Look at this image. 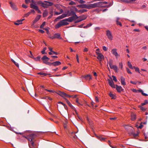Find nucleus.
Returning a JSON list of instances; mask_svg holds the SVG:
<instances>
[{
  "mask_svg": "<svg viewBox=\"0 0 148 148\" xmlns=\"http://www.w3.org/2000/svg\"><path fill=\"white\" fill-rule=\"evenodd\" d=\"M139 107L140 108V110H142V111H145L146 110V109L144 108L142 106H139Z\"/></svg>",
  "mask_w": 148,
  "mask_h": 148,
  "instance_id": "nucleus-33",
  "label": "nucleus"
},
{
  "mask_svg": "<svg viewBox=\"0 0 148 148\" xmlns=\"http://www.w3.org/2000/svg\"><path fill=\"white\" fill-rule=\"evenodd\" d=\"M130 82L131 84H133L136 85V83L135 82L131 81Z\"/></svg>",
  "mask_w": 148,
  "mask_h": 148,
  "instance_id": "nucleus-53",
  "label": "nucleus"
},
{
  "mask_svg": "<svg viewBox=\"0 0 148 148\" xmlns=\"http://www.w3.org/2000/svg\"><path fill=\"white\" fill-rule=\"evenodd\" d=\"M127 71L128 73L130 74L132 73L131 72L130 70L128 68H127Z\"/></svg>",
  "mask_w": 148,
  "mask_h": 148,
  "instance_id": "nucleus-47",
  "label": "nucleus"
},
{
  "mask_svg": "<svg viewBox=\"0 0 148 148\" xmlns=\"http://www.w3.org/2000/svg\"><path fill=\"white\" fill-rule=\"evenodd\" d=\"M45 90H47V91L50 92H54V91L53 90H47V89H46Z\"/></svg>",
  "mask_w": 148,
  "mask_h": 148,
  "instance_id": "nucleus-54",
  "label": "nucleus"
},
{
  "mask_svg": "<svg viewBox=\"0 0 148 148\" xmlns=\"http://www.w3.org/2000/svg\"><path fill=\"white\" fill-rule=\"evenodd\" d=\"M31 12H28V13L26 14L25 15V17H27L30 14Z\"/></svg>",
  "mask_w": 148,
  "mask_h": 148,
  "instance_id": "nucleus-48",
  "label": "nucleus"
},
{
  "mask_svg": "<svg viewBox=\"0 0 148 148\" xmlns=\"http://www.w3.org/2000/svg\"><path fill=\"white\" fill-rule=\"evenodd\" d=\"M26 3H27L29 2H31V0H25Z\"/></svg>",
  "mask_w": 148,
  "mask_h": 148,
  "instance_id": "nucleus-60",
  "label": "nucleus"
},
{
  "mask_svg": "<svg viewBox=\"0 0 148 148\" xmlns=\"http://www.w3.org/2000/svg\"><path fill=\"white\" fill-rule=\"evenodd\" d=\"M96 53L97 56V59L99 60L100 63L101 64V61L104 58V56L101 53L98 52H96Z\"/></svg>",
  "mask_w": 148,
  "mask_h": 148,
  "instance_id": "nucleus-4",
  "label": "nucleus"
},
{
  "mask_svg": "<svg viewBox=\"0 0 148 148\" xmlns=\"http://www.w3.org/2000/svg\"><path fill=\"white\" fill-rule=\"evenodd\" d=\"M119 67L121 68V69L123 68V64L121 62H120L119 63Z\"/></svg>",
  "mask_w": 148,
  "mask_h": 148,
  "instance_id": "nucleus-46",
  "label": "nucleus"
},
{
  "mask_svg": "<svg viewBox=\"0 0 148 148\" xmlns=\"http://www.w3.org/2000/svg\"><path fill=\"white\" fill-rule=\"evenodd\" d=\"M133 31L134 32H139L140 30L138 29H134Z\"/></svg>",
  "mask_w": 148,
  "mask_h": 148,
  "instance_id": "nucleus-59",
  "label": "nucleus"
},
{
  "mask_svg": "<svg viewBox=\"0 0 148 148\" xmlns=\"http://www.w3.org/2000/svg\"><path fill=\"white\" fill-rule=\"evenodd\" d=\"M38 74L40 75H42L44 76H45L47 75V74L46 73H44L43 72H39L38 73Z\"/></svg>",
  "mask_w": 148,
  "mask_h": 148,
  "instance_id": "nucleus-34",
  "label": "nucleus"
},
{
  "mask_svg": "<svg viewBox=\"0 0 148 148\" xmlns=\"http://www.w3.org/2000/svg\"><path fill=\"white\" fill-rule=\"evenodd\" d=\"M111 52L115 56L116 58H117L118 56H120V55L117 53V49H112Z\"/></svg>",
  "mask_w": 148,
  "mask_h": 148,
  "instance_id": "nucleus-7",
  "label": "nucleus"
},
{
  "mask_svg": "<svg viewBox=\"0 0 148 148\" xmlns=\"http://www.w3.org/2000/svg\"><path fill=\"white\" fill-rule=\"evenodd\" d=\"M127 64L128 66L130 68L133 69V68L132 66V65L130 61L128 62Z\"/></svg>",
  "mask_w": 148,
  "mask_h": 148,
  "instance_id": "nucleus-31",
  "label": "nucleus"
},
{
  "mask_svg": "<svg viewBox=\"0 0 148 148\" xmlns=\"http://www.w3.org/2000/svg\"><path fill=\"white\" fill-rule=\"evenodd\" d=\"M86 8L90 9L92 8L98 7L97 3L93 4H86Z\"/></svg>",
  "mask_w": 148,
  "mask_h": 148,
  "instance_id": "nucleus-5",
  "label": "nucleus"
},
{
  "mask_svg": "<svg viewBox=\"0 0 148 148\" xmlns=\"http://www.w3.org/2000/svg\"><path fill=\"white\" fill-rule=\"evenodd\" d=\"M78 1L80 3H85V1L83 0H74Z\"/></svg>",
  "mask_w": 148,
  "mask_h": 148,
  "instance_id": "nucleus-36",
  "label": "nucleus"
},
{
  "mask_svg": "<svg viewBox=\"0 0 148 148\" xmlns=\"http://www.w3.org/2000/svg\"><path fill=\"white\" fill-rule=\"evenodd\" d=\"M71 15H73V17H74L76 18H77L78 17L77 16L75 13L72 10L71 12L68 11L66 14H63L62 15L59 16L58 18L59 19H61L66 16H69Z\"/></svg>",
  "mask_w": 148,
  "mask_h": 148,
  "instance_id": "nucleus-1",
  "label": "nucleus"
},
{
  "mask_svg": "<svg viewBox=\"0 0 148 148\" xmlns=\"http://www.w3.org/2000/svg\"><path fill=\"white\" fill-rule=\"evenodd\" d=\"M42 59L43 61H48L49 60V58L46 56H44L42 58Z\"/></svg>",
  "mask_w": 148,
  "mask_h": 148,
  "instance_id": "nucleus-26",
  "label": "nucleus"
},
{
  "mask_svg": "<svg viewBox=\"0 0 148 148\" xmlns=\"http://www.w3.org/2000/svg\"><path fill=\"white\" fill-rule=\"evenodd\" d=\"M22 7L23 8H27L28 6L27 5H25V4H23L22 5Z\"/></svg>",
  "mask_w": 148,
  "mask_h": 148,
  "instance_id": "nucleus-49",
  "label": "nucleus"
},
{
  "mask_svg": "<svg viewBox=\"0 0 148 148\" xmlns=\"http://www.w3.org/2000/svg\"><path fill=\"white\" fill-rule=\"evenodd\" d=\"M38 31L39 32H40L41 33H42V34L44 32V31H43V30H42V29H39Z\"/></svg>",
  "mask_w": 148,
  "mask_h": 148,
  "instance_id": "nucleus-55",
  "label": "nucleus"
},
{
  "mask_svg": "<svg viewBox=\"0 0 148 148\" xmlns=\"http://www.w3.org/2000/svg\"><path fill=\"white\" fill-rule=\"evenodd\" d=\"M46 24V23L45 22H43L42 24L40 26V28H42L43 27L45 26V25Z\"/></svg>",
  "mask_w": 148,
  "mask_h": 148,
  "instance_id": "nucleus-38",
  "label": "nucleus"
},
{
  "mask_svg": "<svg viewBox=\"0 0 148 148\" xmlns=\"http://www.w3.org/2000/svg\"><path fill=\"white\" fill-rule=\"evenodd\" d=\"M97 138L101 141H105V138L103 137H102L101 136H99L97 135H95Z\"/></svg>",
  "mask_w": 148,
  "mask_h": 148,
  "instance_id": "nucleus-22",
  "label": "nucleus"
},
{
  "mask_svg": "<svg viewBox=\"0 0 148 148\" xmlns=\"http://www.w3.org/2000/svg\"><path fill=\"white\" fill-rule=\"evenodd\" d=\"M148 103V101L147 100H145L144 103H142L141 105L142 106H144L146 104Z\"/></svg>",
  "mask_w": 148,
  "mask_h": 148,
  "instance_id": "nucleus-30",
  "label": "nucleus"
},
{
  "mask_svg": "<svg viewBox=\"0 0 148 148\" xmlns=\"http://www.w3.org/2000/svg\"><path fill=\"white\" fill-rule=\"evenodd\" d=\"M55 35V37L56 38H61L60 35V34H56Z\"/></svg>",
  "mask_w": 148,
  "mask_h": 148,
  "instance_id": "nucleus-39",
  "label": "nucleus"
},
{
  "mask_svg": "<svg viewBox=\"0 0 148 148\" xmlns=\"http://www.w3.org/2000/svg\"><path fill=\"white\" fill-rule=\"evenodd\" d=\"M62 26V24L60 21L55 26V28L56 29H58L61 26Z\"/></svg>",
  "mask_w": 148,
  "mask_h": 148,
  "instance_id": "nucleus-24",
  "label": "nucleus"
},
{
  "mask_svg": "<svg viewBox=\"0 0 148 148\" xmlns=\"http://www.w3.org/2000/svg\"><path fill=\"white\" fill-rule=\"evenodd\" d=\"M11 60L14 64L17 67H18L19 64L17 62H16L14 60L12 59H11Z\"/></svg>",
  "mask_w": 148,
  "mask_h": 148,
  "instance_id": "nucleus-32",
  "label": "nucleus"
},
{
  "mask_svg": "<svg viewBox=\"0 0 148 148\" xmlns=\"http://www.w3.org/2000/svg\"><path fill=\"white\" fill-rule=\"evenodd\" d=\"M112 77H113V79L114 81L116 82L117 81V79L116 77L114 75H112Z\"/></svg>",
  "mask_w": 148,
  "mask_h": 148,
  "instance_id": "nucleus-41",
  "label": "nucleus"
},
{
  "mask_svg": "<svg viewBox=\"0 0 148 148\" xmlns=\"http://www.w3.org/2000/svg\"><path fill=\"white\" fill-rule=\"evenodd\" d=\"M109 95L110 97L112 98V99L114 98V97L115 96V95L111 92H110L109 94Z\"/></svg>",
  "mask_w": 148,
  "mask_h": 148,
  "instance_id": "nucleus-37",
  "label": "nucleus"
},
{
  "mask_svg": "<svg viewBox=\"0 0 148 148\" xmlns=\"http://www.w3.org/2000/svg\"><path fill=\"white\" fill-rule=\"evenodd\" d=\"M108 63L109 64V65H110L111 64H112L113 63V61L112 60H110V61L108 62Z\"/></svg>",
  "mask_w": 148,
  "mask_h": 148,
  "instance_id": "nucleus-44",
  "label": "nucleus"
},
{
  "mask_svg": "<svg viewBox=\"0 0 148 148\" xmlns=\"http://www.w3.org/2000/svg\"><path fill=\"white\" fill-rule=\"evenodd\" d=\"M9 3L10 4L11 7L12 8L13 10H17L18 8L15 5L13 4L11 2H10Z\"/></svg>",
  "mask_w": 148,
  "mask_h": 148,
  "instance_id": "nucleus-17",
  "label": "nucleus"
},
{
  "mask_svg": "<svg viewBox=\"0 0 148 148\" xmlns=\"http://www.w3.org/2000/svg\"><path fill=\"white\" fill-rule=\"evenodd\" d=\"M70 97H71L72 98H76L77 96V95H74V96H70Z\"/></svg>",
  "mask_w": 148,
  "mask_h": 148,
  "instance_id": "nucleus-56",
  "label": "nucleus"
},
{
  "mask_svg": "<svg viewBox=\"0 0 148 148\" xmlns=\"http://www.w3.org/2000/svg\"><path fill=\"white\" fill-rule=\"evenodd\" d=\"M30 7L36 10H38V7L36 5L33 3H31L30 4Z\"/></svg>",
  "mask_w": 148,
  "mask_h": 148,
  "instance_id": "nucleus-18",
  "label": "nucleus"
},
{
  "mask_svg": "<svg viewBox=\"0 0 148 148\" xmlns=\"http://www.w3.org/2000/svg\"><path fill=\"white\" fill-rule=\"evenodd\" d=\"M59 93L60 95L61 96L63 97H70L69 95H68L67 94L63 92H60Z\"/></svg>",
  "mask_w": 148,
  "mask_h": 148,
  "instance_id": "nucleus-10",
  "label": "nucleus"
},
{
  "mask_svg": "<svg viewBox=\"0 0 148 148\" xmlns=\"http://www.w3.org/2000/svg\"><path fill=\"white\" fill-rule=\"evenodd\" d=\"M77 18H76L74 17L71 16V17H69V18H66V20L67 21H68L69 22H72L73 21L77 19Z\"/></svg>",
  "mask_w": 148,
  "mask_h": 148,
  "instance_id": "nucleus-15",
  "label": "nucleus"
},
{
  "mask_svg": "<svg viewBox=\"0 0 148 148\" xmlns=\"http://www.w3.org/2000/svg\"><path fill=\"white\" fill-rule=\"evenodd\" d=\"M108 3V2L106 1L104 2H97L98 7H99L102 6L103 5L106 4Z\"/></svg>",
  "mask_w": 148,
  "mask_h": 148,
  "instance_id": "nucleus-13",
  "label": "nucleus"
},
{
  "mask_svg": "<svg viewBox=\"0 0 148 148\" xmlns=\"http://www.w3.org/2000/svg\"><path fill=\"white\" fill-rule=\"evenodd\" d=\"M123 1L124 2H126V3H130V2H129V1H128V0H123L122 1Z\"/></svg>",
  "mask_w": 148,
  "mask_h": 148,
  "instance_id": "nucleus-63",
  "label": "nucleus"
},
{
  "mask_svg": "<svg viewBox=\"0 0 148 148\" xmlns=\"http://www.w3.org/2000/svg\"><path fill=\"white\" fill-rule=\"evenodd\" d=\"M95 101H96L97 102H99V100H98V98L96 97H95Z\"/></svg>",
  "mask_w": 148,
  "mask_h": 148,
  "instance_id": "nucleus-64",
  "label": "nucleus"
},
{
  "mask_svg": "<svg viewBox=\"0 0 148 148\" xmlns=\"http://www.w3.org/2000/svg\"><path fill=\"white\" fill-rule=\"evenodd\" d=\"M86 4H82L78 5L77 6V7H79L81 8H86Z\"/></svg>",
  "mask_w": 148,
  "mask_h": 148,
  "instance_id": "nucleus-25",
  "label": "nucleus"
},
{
  "mask_svg": "<svg viewBox=\"0 0 148 148\" xmlns=\"http://www.w3.org/2000/svg\"><path fill=\"white\" fill-rule=\"evenodd\" d=\"M116 88L117 90V92H121V91L122 90V88L120 86H119L118 85H116Z\"/></svg>",
  "mask_w": 148,
  "mask_h": 148,
  "instance_id": "nucleus-19",
  "label": "nucleus"
},
{
  "mask_svg": "<svg viewBox=\"0 0 148 148\" xmlns=\"http://www.w3.org/2000/svg\"><path fill=\"white\" fill-rule=\"evenodd\" d=\"M76 9L77 10V12L80 13H82L84 12H86L87 11V10L86 9H82L79 10H77V9L76 8Z\"/></svg>",
  "mask_w": 148,
  "mask_h": 148,
  "instance_id": "nucleus-28",
  "label": "nucleus"
},
{
  "mask_svg": "<svg viewBox=\"0 0 148 148\" xmlns=\"http://www.w3.org/2000/svg\"><path fill=\"white\" fill-rule=\"evenodd\" d=\"M92 25V23H89V24H88L87 25V26L88 28V27L91 26Z\"/></svg>",
  "mask_w": 148,
  "mask_h": 148,
  "instance_id": "nucleus-58",
  "label": "nucleus"
},
{
  "mask_svg": "<svg viewBox=\"0 0 148 148\" xmlns=\"http://www.w3.org/2000/svg\"><path fill=\"white\" fill-rule=\"evenodd\" d=\"M119 19H120L119 18V17L116 18V23L117 25H119L120 26H121L122 25L121 23L119 21Z\"/></svg>",
  "mask_w": 148,
  "mask_h": 148,
  "instance_id": "nucleus-23",
  "label": "nucleus"
},
{
  "mask_svg": "<svg viewBox=\"0 0 148 148\" xmlns=\"http://www.w3.org/2000/svg\"><path fill=\"white\" fill-rule=\"evenodd\" d=\"M47 12H44L43 13V16H45L47 15Z\"/></svg>",
  "mask_w": 148,
  "mask_h": 148,
  "instance_id": "nucleus-50",
  "label": "nucleus"
},
{
  "mask_svg": "<svg viewBox=\"0 0 148 148\" xmlns=\"http://www.w3.org/2000/svg\"><path fill=\"white\" fill-rule=\"evenodd\" d=\"M106 35L108 38L110 40L113 39V36L110 31L109 30L106 31Z\"/></svg>",
  "mask_w": 148,
  "mask_h": 148,
  "instance_id": "nucleus-6",
  "label": "nucleus"
},
{
  "mask_svg": "<svg viewBox=\"0 0 148 148\" xmlns=\"http://www.w3.org/2000/svg\"><path fill=\"white\" fill-rule=\"evenodd\" d=\"M38 3L44 8H47L48 6H51L53 4L52 2L47 1H45L44 2L40 1H38Z\"/></svg>",
  "mask_w": 148,
  "mask_h": 148,
  "instance_id": "nucleus-2",
  "label": "nucleus"
},
{
  "mask_svg": "<svg viewBox=\"0 0 148 148\" xmlns=\"http://www.w3.org/2000/svg\"><path fill=\"white\" fill-rule=\"evenodd\" d=\"M135 71L136 72H138L140 73L139 71V69L137 67L136 68V69H135Z\"/></svg>",
  "mask_w": 148,
  "mask_h": 148,
  "instance_id": "nucleus-51",
  "label": "nucleus"
},
{
  "mask_svg": "<svg viewBox=\"0 0 148 148\" xmlns=\"http://www.w3.org/2000/svg\"><path fill=\"white\" fill-rule=\"evenodd\" d=\"M60 21L62 26L66 25L69 24V23L67 22L66 19L61 20Z\"/></svg>",
  "mask_w": 148,
  "mask_h": 148,
  "instance_id": "nucleus-9",
  "label": "nucleus"
},
{
  "mask_svg": "<svg viewBox=\"0 0 148 148\" xmlns=\"http://www.w3.org/2000/svg\"><path fill=\"white\" fill-rule=\"evenodd\" d=\"M146 7V5H142V6L141 7V9H143Z\"/></svg>",
  "mask_w": 148,
  "mask_h": 148,
  "instance_id": "nucleus-61",
  "label": "nucleus"
},
{
  "mask_svg": "<svg viewBox=\"0 0 148 148\" xmlns=\"http://www.w3.org/2000/svg\"><path fill=\"white\" fill-rule=\"evenodd\" d=\"M34 134H32L28 136L27 137H25L30 142L31 145L32 146H33L34 145V143L32 140L34 138Z\"/></svg>",
  "mask_w": 148,
  "mask_h": 148,
  "instance_id": "nucleus-3",
  "label": "nucleus"
},
{
  "mask_svg": "<svg viewBox=\"0 0 148 148\" xmlns=\"http://www.w3.org/2000/svg\"><path fill=\"white\" fill-rule=\"evenodd\" d=\"M60 14H61V13H60V12H55V14L56 15H59Z\"/></svg>",
  "mask_w": 148,
  "mask_h": 148,
  "instance_id": "nucleus-57",
  "label": "nucleus"
},
{
  "mask_svg": "<svg viewBox=\"0 0 148 148\" xmlns=\"http://www.w3.org/2000/svg\"><path fill=\"white\" fill-rule=\"evenodd\" d=\"M47 48L45 47L43 49V50L41 51V53L42 54H46V53L45 52V51L46 50Z\"/></svg>",
  "mask_w": 148,
  "mask_h": 148,
  "instance_id": "nucleus-35",
  "label": "nucleus"
},
{
  "mask_svg": "<svg viewBox=\"0 0 148 148\" xmlns=\"http://www.w3.org/2000/svg\"><path fill=\"white\" fill-rule=\"evenodd\" d=\"M63 106H64L65 109L67 110L68 108L67 106L65 104H64Z\"/></svg>",
  "mask_w": 148,
  "mask_h": 148,
  "instance_id": "nucleus-62",
  "label": "nucleus"
},
{
  "mask_svg": "<svg viewBox=\"0 0 148 148\" xmlns=\"http://www.w3.org/2000/svg\"><path fill=\"white\" fill-rule=\"evenodd\" d=\"M24 20V19H23L20 20H18L16 22H14V24L16 25H18L19 24H21L22 23V22Z\"/></svg>",
  "mask_w": 148,
  "mask_h": 148,
  "instance_id": "nucleus-16",
  "label": "nucleus"
},
{
  "mask_svg": "<svg viewBox=\"0 0 148 148\" xmlns=\"http://www.w3.org/2000/svg\"><path fill=\"white\" fill-rule=\"evenodd\" d=\"M121 80L122 85H126V83L125 82V78L123 76H121Z\"/></svg>",
  "mask_w": 148,
  "mask_h": 148,
  "instance_id": "nucleus-20",
  "label": "nucleus"
},
{
  "mask_svg": "<svg viewBox=\"0 0 148 148\" xmlns=\"http://www.w3.org/2000/svg\"><path fill=\"white\" fill-rule=\"evenodd\" d=\"M41 16L40 15H38L36 17L35 19L33 21V24L34 25L37 21H38L40 18Z\"/></svg>",
  "mask_w": 148,
  "mask_h": 148,
  "instance_id": "nucleus-11",
  "label": "nucleus"
},
{
  "mask_svg": "<svg viewBox=\"0 0 148 148\" xmlns=\"http://www.w3.org/2000/svg\"><path fill=\"white\" fill-rule=\"evenodd\" d=\"M102 48H103V50L105 51H106L107 50V48L105 46H103L102 47Z\"/></svg>",
  "mask_w": 148,
  "mask_h": 148,
  "instance_id": "nucleus-45",
  "label": "nucleus"
},
{
  "mask_svg": "<svg viewBox=\"0 0 148 148\" xmlns=\"http://www.w3.org/2000/svg\"><path fill=\"white\" fill-rule=\"evenodd\" d=\"M108 83L112 87L115 88V85L112 79L108 80Z\"/></svg>",
  "mask_w": 148,
  "mask_h": 148,
  "instance_id": "nucleus-12",
  "label": "nucleus"
},
{
  "mask_svg": "<svg viewBox=\"0 0 148 148\" xmlns=\"http://www.w3.org/2000/svg\"><path fill=\"white\" fill-rule=\"evenodd\" d=\"M83 78H84L86 80L88 81H90L92 79V77L90 74H88L84 76H82Z\"/></svg>",
  "mask_w": 148,
  "mask_h": 148,
  "instance_id": "nucleus-8",
  "label": "nucleus"
},
{
  "mask_svg": "<svg viewBox=\"0 0 148 148\" xmlns=\"http://www.w3.org/2000/svg\"><path fill=\"white\" fill-rule=\"evenodd\" d=\"M88 51V49L87 48H85L84 50V52H87Z\"/></svg>",
  "mask_w": 148,
  "mask_h": 148,
  "instance_id": "nucleus-52",
  "label": "nucleus"
},
{
  "mask_svg": "<svg viewBox=\"0 0 148 148\" xmlns=\"http://www.w3.org/2000/svg\"><path fill=\"white\" fill-rule=\"evenodd\" d=\"M76 102L77 103V105L79 106H82L83 104L81 103V102H80L79 101V99L78 98H77L76 100Z\"/></svg>",
  "mask_w": 148,
  "mask_h": 148,
  "instance_id": "nucleus-29",
  "label": "nucleus"
},
{
  "mask_svg": "<svg viewBox=\"0 0 148 148\" xmlns=\"http://www.w3.org/2000/svg\"><path fill=\"white\" fill-rule=\"evenodd\" d=\"M61 64V63L60 61H56L52 63V64L54 66H56L60 65Z\"/></svg>",
  "mask_w": 148,
  "mask_h": 148,
  "instance_id": "nucleus-21",
  "label": "nucleus"
},
{
  "mask_svg": "<svg viewBox=\"0 0 148 148\" xmlns=\"http://www.w3.org/2000/svg\"><path fill=\"white\" fill-rule=\"evenodd\" d=\"M136 119V115L134 113L131 114V120L134 121Z\"/></svg>",
  "mask_w": 148,
  "mask_h": 148,
  "instance_id": "nucleus-27",
  "label": "nucleus"
},
{
  "mask_svg": "<svg viewBox=\"0 0 148 148\" xmlns=\"http://www.w3.org/2000/svg\"><path fill=\"white\" fill-rule=\"evenodd\" d=\"M110 68L113 69L115 72H117L118 71V69L117 66L116 65H113L112 64L109 65Z\"/></svg>",
  "mask_w": 148,
  "mask_h": 148,
  "instance_id": "nucleus-14",
  "label": "nucleus"
},
{
  "mask_svg": "<svg viewBox=\"0 0 148 148\" xmlns=\"http://www.w3.org/2000/svg\"><path fill=\"white\" fill-rule=\"evenodd\" d=\"M69 4L70 5H75L76 3L75 2L73 1H71L70 3H69Z\"/></svg>",
  "mask_w": 148,
  "mask_h": 148,
  "instance_id": "nucleus-43",
  "label": "nucleus"
},
{
  "mask_svg": "<svg viewBox=\"0 0 148 148\" xmlns=\"http://www.w3.org/2000/svg\"><path fill=\"white\" fill-rule=\"evenodd\" d=\"M67 102L70 107H73L72 105L70 103V101H69L68 100H67Z\"/></svg>",
  "mask_w": 148,
  "mask_h": 148,
  "instance_id": "nucleus-42",
  "label": "nucleus"
},
{
  "mask_svg": "<svg viewBox=\"0 0 148 148\" xmlns=\"http://www.w3.org/2000/svg\"><path fill=\"white\" fill-rule=\"evenodd\" d=\"M43 62L46 64L50 65L52 64V63H51L49 62H47V61H43Z\"/></svg>",
  "mask_w": 148,
  "mask_h": 148,
  "instance_id": "nucleus-40",
  "label": "nucleus"
}]
</instances>
